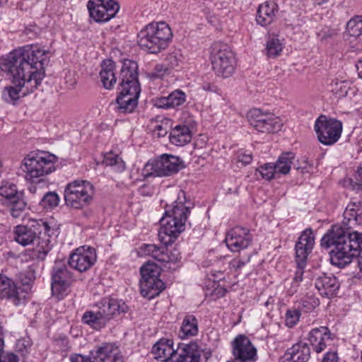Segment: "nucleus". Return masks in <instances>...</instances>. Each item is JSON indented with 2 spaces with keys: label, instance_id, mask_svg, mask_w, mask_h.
<instances>
[{
  "label": "nucleus",
  "instance_id": "f257e3e1",
  "mask_svg": "<svg viewBox=\"0 0 362 362\" xmlns=\"http://www.w3.org/2000/svg\"><path fill=\"white\" fill-rule=\"evenodd\" d=\"M47 52L37 46L25 45L10 52L4 65L11 76L14 86L6 87L2 93L5 101L12 103L33 92L45 78Z\"/></svg>",
  "mask_w": 362,
  "mask_h": 362
},
{
  "label": "nucleus",
  "instance_id": "0e129e2a",
  "mask_svg": "<svg viewBox=\"0 0 362 362\" xmlns=\"http://www.w3.org/2000/svg\"><path fill=\"white\" fill-rule=\"evenodd\" d=\"M257 360V354L256 348L250 343V362Z\"/></svg>",
  "mask_w": 362,
  "mask_h": 362
},
{
  "label": "nucleus",
  "instance_id": "39448f33",
  "mask_svg": "<svg viewBox=\"0 0 362 362\" xmlns=\"http://www.w3.org/2000/svg\"><path fill=\"white\" fill-rule=\"evenodd\" d=\"M154 358L163 362H199L196 344H180L176 349L171 339H161L152 347Z\"/></svg>",
  "mask_w": 362,
  "mask_h": 362
},
{
  "label": "nucleus",
  "instance_id": "f8f14e48",
  "mask_svg": "<svg viewBox=\"0 0 362 362\" xmlns=\"http://www.w3.org/2000/svg\"><path fill=\"white\" fill-rule=\"evenodd\" d=\"M74 281L71 272L67 265L62 262H55L52 271V293L58 299L66 296L71 291Z\"/></svg>",
  "mask_w": 362,
  "mask_h": 362
},
{
  "label": "nucleus",
  "instance_id": "680f3d73",
  "mask_svg": "<svg viewBox=\"0 0 362 362\" xmlns=\"http://www.w3.org/2000/svg\"><path fill=\"white\" fill-rule=\"evenodd\" d=\"M299 285V283H295V281L293 280L291 287L288 288V293L291 296L293 295L295 293L297 292Z\"/></svg>",
  "mask_w": 362,
  "mask_h": 362
},
{
  "label": "nucleus",
  "instance_id": "f704fd0d",
  "mask_svg": "<svg viewBox=\"0 0 362 362\" xmlns=\"http://www.w3.org/2000/svg\"><path fill=\"white\" fill-rule=\"evenodd\" d=\"M198 333V324L196 317L192 315L185 317L180 327V337L187 338L197 335Z\"/></svg>",
  "mask_w": 362,
  "mask_h": 362
},
{
  "label": "nucleus",
  "instance_id": "c85d7f7f",
  "mask_svg": "<svg viewBox=\"0 0 362 362\" xmlns=\"http://www.w3.org/2000/svg\"><path fill=\"white\" fill-rule=\"evenodd\" d=\"M115 64L112 59H105L101 64L100 71V81L106 89H111L117 82L115 76Z\"/></svg>",
  "mask_w": 362,
  "mask_h": 362
},
{
  "label": "nucleus",
  "instance_id": "9b49d317",
  "mask_svg": "<svg viewBox=\"0 0 362 362\" xmlns=\"http://www.w3.org/2000/svg\"><path fill=\"white\" fill-rule=\"evenodd\" d=\"M314 128L319 141L324 145L331 146L341 137L342 123L322 115L316 119Z\"/></svg>",
  "mask_w": 362,
  "mask_h": 362
},
{
  "label": "nucleus",
  "instance_id": "9d476101",
  "mask_svg": "<svg viewBox=\"0 0 362 362\" xmlns=\"http://www.w3.org/2000/svg\"><path fill=\"white\" fill-rule=\"evenodd\" d=\"M55 229L42 220L31 219L27 225H18L15 228V240L25 247L33 243L39 235L44 233L48 237L54 235Z\"/></svg>",
  "mask_w": 362,
  "mask_h": 362
},
{
  "label": "nucleus",
  "instance_id": "c03bdc74",
  "mask_svg": "<svg viewBox=\"0 0 362 362\" xmlns=\"http://www.w3.org/2000/svg\"><path fill=\"white\" fill-rule=\"evenodd\" d=\"M349 35L357 37L362 35V16H356L351 19L346 25Z\"/></svg>",
  "mask_w": 362,
  "mask_h": 362
},
{
  "label": "nucleus",
  "instance_id": "a211bd4d",
  "mask_svg": "<svg viewBox=\"0 0 362 362\" xmlns=\"http://www.w3.org/2000/svg\"><path fill=\"white\" fill-rule=\"evenodd\" d=\"M20 290L21 288L17 287L11 279L6 276H0V297L1 298L11 299L16 305L23 304L25 294Z\"/></svg>",
  "mask_w": 362,
  "mask_h": 362
},
{
  "label": "nucleus",
  "instance_id": "a878e982",
  "mask_svg": "<svg viewBox=\"0 0 362 362\" xmlns=\"http://www.w3.org/2000/svg\"><path fill=\"white\" fill-rule=\"evenodd\" d=\"M232 347L235 358L226 362H249V338L247 336L238 335L232 341Z\"/></svg>",
  "mask_w": 362,
  "mask_h": 362
},
{
  "label": "nucleus",
  "instance_id": "7c9ffc66",
  "mask_svg": "<svg viewBox=\"0 0 362 362\" xmlns=\"http://www.w3.org/2000/svg\"><path fill=\"white\" fill-rule=\"evenodd\" d=\"M8 258H15L21 263L29 262L30 261L43 260L47 255V250H24L18 255L13 252H8Z\"/></svg>",
  "mask_w": 362,
  "mask_h": 362
},
{
  "label": "nucleus",
  "instance_id": "338daca9",
  "mask_svg": "<svg viewBox=\"0 0 362 362\" xmlns=\"http://www.w3.org/2000/svg\"><path fill=\"white\" fill-rule=\"evenodd\" d=\"M155 129L158 131V136H164L167 134V131L161 125H156Z\"/></svg>",
  "mask_w": 362,
  "mask_h": 362
},
{
  "label": "nucleus",
  "instance_id": "e433bc0d",
  "mask_svg": "<svg viewBox=\"0 0 362 362\" xmlns=\"http://www.w3.org/2000/svg\"><path fill=\"white\" fill-rule=\"evenodd\" d=\"M309 253L308 250H296V263L297 270L295 272L293 280L295 283H300L303 281L304 269L307 264V259Z\"/></svg>",
  "mask_w": 362,
  "mask_h": 362
},
{
  "label": "nucleus",
  "instance_id": "7ed1b4c3",
  "mask_svg": "<svg viewBox=\"0 0 362 362\" xmlns=\"http://www.w3.org/2000/svg\"><path fill=\"white\" fill-rule=\"evenodd\" d=\"M137 69V64L132 60L125 59L122 62L119 76L120 90L117 103L118 108L123 112H132L137 105L141 91Z\"/></svg>",
  "mask_w": 362,
  "mask_h": 362
},
{
  "label": "nucleus",
  "instance_id": "c9c22d12",
  "mask_svg": "<svg viewBox=\"0 0 362 362\" xmlns=\"http://www.w3.org/2000/svg\"><path fill=\"white\" fill-rule=\"evenodd\" d=\"M295 158L294 153L292 152H285L281 153L278 158L276 162L274 163L277 174L287 175L291 168V165Z\"/></svg>",
  "mask_w": 362,
  "mask_h": 362
},
{
  "label": "nucleus",
  "instance_id": "412c9836",
  "mask_svg": "<svg viewBox=\"0 0 362 362\" xmlns=\"http://www.w3.org/2000/svg\"><path fill=\"white\" fill-rule=\"evenodd\" d=\"M342 226L349 230L362 224V207L360 202L349 203L343 214Z\"/></svg>",
  "mask_w": 362,
  "mask_h": 362
},
{
  "label": "nucleus",
  "instance_id": "bb28decb",
  "mask_svg": "<svg viewBox=\"0 0 362 362\" xmlns=\"http://www.w3.org/2000/svg\"><path fill=\"white\" fill-rule=\"evenodd\" d=\"M246 229L236 227L229 230L224 239L226 246L230 249L232 247L245 249L249 245V239L246 237Z\"/></svg>",
  "mask_w": 362,
  "mask_h": 362
},
{
  "label": "nucleus",
  "instance_id": "4c0bfd02",
  "mask_svg": "<svg viewBox=\"0 0 362 362\" xmlns=\"http://www.w3.org/2000/svg\"><path fill=\"white\" fill-rule=\"evenodd\" d=\"M16 185L8 181H3L0 185V196L4 199V203L8 204L12 200H18V194Z\"/></svg>",
  "mask_w": 362,
  "mask_h": 362
},
{
  "label": "nucleus",
  "instance_id": "1a4fd4ad",
  "mask_svg": "<svg viewBox=\"0 0 362 362\" xmlns=\"http://www.w3.org/2000/svg\"><path fill=\"white\" fill-rule=\"evenodd\" d=\"M210 59L212 69L217 75L227 78L233 74L235 67V54L226 45L214 43L211 47Z\"/></svg>",
  "mask_w": 362,
  "mask_h": 362
},
{
  "label": "nucleus",
  "instance_id": "bf43d9fd",
  "mask_svg": "<svg viewBox=\"0 0 362 362\" xmlns=\"http://www.w3.org/2000/svg\"><path fill=\"white\" fill-rule=\"evenodd\" d=\"M7 205H10L11 209H16L18 211H22L25 208V203L22 199L21 194H18V200H12Z\"/></svg>",
  "mask_w": 362,
  "mask_h": 362
},
{
  "label": "nucleus",
  "instance_id": "c756f323",
  "mask_svg": "<svg viewBox=\"0 0 362 362\" xmlns=\"http://www.w3.org/2000/svg\"><path fill=\"white\" fill-rule=\"evenodd\" d=\"M192 139V132L186 125H176L170 133V142L175 146H182L188 144Z\"/></svg>",
  "mask_w": 362,
  "mask_h": 362
},
{
  "label": "nucleus",
  "instance_id": "49530a36",
  "mask_svg": "<svg viewBox=\"0 0 362 362\" xmlns=\"http://www.w3.org/2000/svg\"><path fill=\"white\" fill-rule=\"evenodd\" d=\"M31 346L32 341L30 337H23L17 340L15 351L23 358H25L30 353Z\"/></svg>",
  "mask_w": 362,
  "mask_h": 362
},
{
  "label": "nucleus",
  "instance_id": "864d4df0",
  "mask_svg": "<svg viewBox=\"0 0 362 362\" xmlns=\"http://www.w3.org/2000/svg\"><path fill=\"white\" fill-rule=\"evenodd\" d=\"M169 70V68L163 62V64L156 65L148 75L152 79L159 78H162Z\"/></svg>",
  "mask_w": 362,
  "mask_h": 362
},
{
  "label": "nucleus",
  "instance_id": "cd10ccee",
  "mask_svg": "<svg viewBox=\"0 0 362 362\" xmlns=\"http://www.w3.org/2000/svg\"><path fill=\"white\" fill-rule=\"evenodd\" d=\"M277 12V6L273 1H267L259 5L256 21L262 26L269 25L274 19Z\"/></svg>",
  "mask_w": 362,
  "mask_h": 362
},
{
  "label": "nucleus",
  "instance_id": "72a5a7b5",
  "mask_svg": "<svg viewBox=\"0 0 362 362\" xmlns=\"http://www.w3.org/2000/svg\"><path fill=\"white\" fill-rule=\"evenodd\" d=\"M82 322L97 330L102 329L107 324L99 309L96 312L92 310L85 312L82 317Z\"/></svg>",
  "mask_w": 362,
  "mask_h": 362
},
{
  "label": "nucleus",
  "instance_id": "f3484780",
  "mask_svg": "<svg viewBox=\"0 0 362 362\" xmlns=\"http://www.w3.org/2000/svg\"><path fill=\"white\" fill-rule=\"evenodd\" d=\"M98 308L107 322L121 313H126L128 310L124 301L112 298H103L99 303Z\"/></svg>",
  "mask_w": 362,
  "mask_h": 362
},
{
  "label": "nucleus",
  "instance_id": "774afa93",
  "mask_svg": "<svg viewBox=\"0 0 362 362\" xmlns=\"http://www.w3.org/2000/svg\"><path fill=\"white\" fill-rule=\"evenodd\" d=\"M356 69L358 76L362 78V58L360 59L356 64Z\"/></svg>",
  "mask_w": 362,
  "mask_h": 362
},
{
  "label": "nucleus",
  "instance_id": "a18cd8bd",
  "mask_svg": "<svg viewBox=\"0 0 362 362\" xmlns=\"http://www.w3.org/2000/svg\"><path fill=\"white\" fill-rule=\"evenodd\" d=\"M183 56L181 51L175 49L170 52L165 58L164 63L169 68V69H175L180 66L183 61Z\"/></svg>",
  "mask_w": 362,
  "mask_h": 362
},
{
  "label": "nucleus",
  "instance_id": "a19ab883",
  "mask_svg": "<svg viewBox=\"0 0 362 362\" xmlns=\"http://www.w3.org/2000/svg\"><path fill=\"white\" fill-rule=\"evenodd\" d=\"M103 163L119 173L124 171L126 168L124 162L119 156L112 152L107 153L105 155Z\"/></svg>",
  "mask_w": 362,
  "mask_h": 362
},
{
  "label": "nucleus",
  "instance_id": "393cba45",
  "mask_svg": "<svg viewBox=\"0 0 362 362\" xmlns=\"http://www.w3.org/2000/svg\"><path fill=\"white\" fill-rule=\"evenodd\" d=\"M310 356V349L308 344L300 341L286 351L284 356V362H307Z\"/></svg>",
  "mask_w": 362,
  "mask_h": 362
},
{
  "label": "nucleus",
  "instance_id": "dca6fc26",
  "mask_svg": "<svg viewBox=\"0 0 362 362\" xmlns=\"http://www.w3.org/2000/svg\"><path fill=\"white\" fill-rule=\"evenodd\" d=\"M98 362H124L119 346L113 343H104L90 351Z\"/></svg>",
  "mask_w": 362,
  "mask_h": 362
},
{
  "label": "nucleus",
  "instance_id": "4d7b16f0",
  "mask_svg": "<svg viewBox=\"0 0 362 362\" xmlns=\"http://www.w3.org/2000/svg\"><path fill=\"white\" fill-rule=\"evenodd\" d=\"M351 183L354 189H362V165L358 167L357 171L355 173Z\"/></svg>",
  "mask_w": 362,
  "mask_h": 362
},
{
  "label": "nucleus",
  "instance_id": "aec40b11",
  "mask_svg": "<svg viewBox=\"0 0 362 362\" xmlns=\"http://www.w3.org/2000/svg\"><path fill=\"white\" fill-rule=\"evenodd\" d=\"M315 285L320 294L328 298L336 296L340 286L334 276L327 274L319 276L315 280Z\"/></svg>",
  "mask_w": 362,
  "mask_h": 362
},
{
  "label": "nucleus",
  "instance_id": "ddd939ff",
  "mask_svg": "<svg viewBox=\"0 0 362 362\" xmlns=\"http://www.w3.org/2000/svg\"><path fill=\"white\" fill-rule=\"evenodd\" d=\"M120 8L115 0H89L87 9L90 19L97 23H105L115 18Z\"/></svg>",
  "mask_w": 362,
  "mask_h": 362
},
{
  "label": "nucleus",
  "instance_id": "69168bd1",
  "mask_svg": "<svg viewBox=\"0 0 362 362\" xmlns=\"http://www.w3.org/2000/svg\"><path fill=\"white\" fill-rule=\"evenodd\" d=\"M356 252H358L357 254V266L360 271V272L362 274V250H355Z\"/></svg>",
  "mask_w": 362,
  "mask_h": 362
},
{
  "label": "nucleus",
  "instance_id": "79ce46f5",
  "mask_svg": "<svg viewBox=\"0 0 362 362\" xmlns=\"http://www.w3.org/2000/svg\"><path fill=\"white\" fill-rule=\"evenodd\" d=\"M168 175L170 176L184 168L183 161L177 156L165 154Z\"/></svg>",
  "mask_w": 362,
  "mask_h": 362
},
{
  "label": "nucleus",
  "instance_id": "423d86ee",
  "mask_svg": "<svg viewBox=\"0 0 362 362\" xmlns=\"http://www.w3.org/2000/svg\"><path fill=\"white\" fill-rule=\"evenodd\" d=\"M57 157L48 152L33 151L23 160L22 169L26 178L32 182L55 170Z\"/></svg>",
  "mask_w": 362,
  "mask_h": 362
},
{
  "label": "nucleus",
  "instance_id": "58836bf2",
  "mask_svg": "<svg viewBox=\"0 0 362 362\" xmlns=\"http://www.w3.org/2000/svg\"><path fill=\"white\" fill-rule=\"evenodd\" d=\"M315 239L313 229L308 228L301 233L296 243L295 249H313Z\"/></svg>",
  "mask_w": 362,
  "mask_h": 362
},
{
  "label": "nucleus",
  "instance_id": "b1692460",
  "mask_svg": "<svg viewBox=\"0 0 362 362\" xmlns=\"http://www.w3.org/2000/svg\"><path fill=\"white\" fill-rule=\"evenodd\" d=\"M141 173L144 178L168 176L165 161V154H163L157 158L150 160L144 165Z\"/></svg>",
  "mask_w": 362,
  "mask_h": 362
},
{
  "label": "nucleus",
  "instance_id": "de8ad7c7",
  "mask_svg": "<svg viewBox=\"0 0 362 362\" xmlns=\"http://www.w3.org/2000/svg\"><path fill=\"white\" fill-rule=\"evenodd\" d=\"M59 197L56 192H49L44 195L40 204L46 209H52L58 206Z\"/></svg>",
  "mask_w": 362,
  "mask_h": 362
},
{
  "label": "nucleus",
  "instance_id": "0eeeda50",
  "mask_svg": "<svg viewBox=\"0 0 362 362\" xmlns=\"http://www.w3.org/2000/svg\"><path fill=\"white\" fill-rule=\"evenodd\" d=\"M93 185L84 180H76L69 182L64 189L66 204L74 209H81L89 206L94 198Z\"/></svg>",
  "mask_w": 362,
  "mask_h": 362
},
{
  "label": "nucleus",
  "instance_id": "6e6552de",
  "mask_svg": "<svg viewBox=\"0 0 362 362\" xmlns=\"http://www.w3.org/2000/svg\"><path fill=\"white\" fill-rule=\"evenodd\" d=\"M160 272V266L151 261L141 267L140 290L144 297L153 298L164 290L165 284L159 278Z\"/></svg>",
  "mask_w": 362,
  "mask_h": 362
},
{
  "label": "nucleus",
  "instance_id": "6e6d98bb",
  "mask_svg": "<svg viewBox=\"0 0 362 362\" xmlns=\"http://www.w3.org/2000/svg\"><path fill=\"white\" fill-rule=\"evenodd\" d=\"M319 305V300L315 297H306L302 300V308L305 312H310Z\"/></svg>",
  "mask_w": 362,
  "mask_h": 362
},
{
  "label": "nucleus",
  "instance_id": "5701e85b",
  "mask_svg": "<svg viewBox=\"0 0 362 362\" xmlns=\"http://www.w3.org/2000/svg\"><path fill=\"white\" fill-rule=\"evenodd\" d=\"M187 100L185 92L177 89L166 97H159L155 99L154 105L158 108L171 109L182 105Z\"/></svg>",
  "mask_w": 362,
  "mask_h": 362
},
{
  "label": "nucleus",
  "instance_id": "473e14b6",
  "mask_svg": "<svg viewBox=\"0 0 362 362\" xmlns=\"http://www.w3.org/2000/svg\"><path fill=\"white\" fill-rule=\"evenodd\" d=\"M178 250H151L149 255L160 264H175L180 259Z\"/></svg>",
  "mask_w": 362,
  "mask_h": 362
},
{
  "label": "nucleus",
  "instance_id": "09e8293b",
  "mask_svg": "<svg viewBox=\"0 0 362 362\" xmlns=\"http://www.w3.org/2000/svg\"><path fill=\"white\" fill-rule=\"evenodd\" d=\"M349 249H362V233L356 230L348 232L346 235Z\"/></svg>",
  "mask_w": 362,
  "mask_h": 362
},
{
  "label": "nucleus",
  "instance_id": "6ab92c4d",
  "mask_svg": "<svg viewBox=\"0 0 362 362\" xmlns=\"http://www.w3.org/2000/svg\"><path fill=\"white\" fill-rule=\"evenodd\" d=\"M96 259L95 250H76L69 259V266L81 272L88 269Z\"/></svg>",
  "mask_w": 362,
  "mask_h": 362
},
{
  "label": "nucleus",
  "instance_id": "2f4dec72",
  "mask_svg": "<svg viewBox=\"0 0 362 362\" xmlns=\"http://www.w3.org/2000/svg\"><path fill=\"white\" fill-rule=\"evenodd\" d=\"M352 250H331L329 257L332 264L343 268L349 264L356 255Z\"/></svg>",
  "mask_w": 362,
  "mask_h": 362
},
{
  "label": "nucleus",
  "instance_id": "3c124183",
  "mask_svg": "<svg viewBox=\"0 0 362 362\" xmlns=\"http://www.w3.org/2000/svg\"><path fill=\"white\" fill-rule=\"evenodd\" d=\"M300 317V312L298 309H289L286 311L285 315V324L289 327L292 328L298 322Z\"/></svg>",
  "mask_w": 362,
  "mask_h": 362
},
{
  "label": "nucleus",
  "instance_id": "13d9d810",
  "mask_svg": "<svg viewBox=\"0 0 362 362\" xmlns=\"http://www.w3.org/2000/svg\"><path fill=\"white\" fill-rule=\"evenodd\" d=\"M18 356L13 352H4L3 350L0 354V362H18Z\"/></svg>",
  "mask_w": 362,
  "mask_h": 362
},
{
  "label": "nucleus",
  "instance_id": "4be33fe9",
  "mask_svg": "<svg viewBox=\"0 0 362 362\" xmlns=\"http://www.w3.org/2000/svg\"><path fill=\"white\" fill-rule=\"evenodd\" d=\"M329 329L327 327L313 329L308 334V340L316 353L324 351L331 339Z\"/></svg>",
  "mask_w": 362,
  "mask_h": 362
},
{
  "label": "nucleus",
  "instance_id": "20e7f679",
  "mask_svg": "<svg viewBox=\"0 0 362 362\" xmlns=\"http://www.w3.org/2000/svg\"><path fill=\"white\" fill-rule=\"evenodd\" d=\"M172 37L171 29L166 23L152 22L139 31L137 42L142 49L156 54L168 46Z\"/></svg>",
  "mask_w": 362,
  "mask_h": 362
},
{
  "label": "nucleus",
  "instance_id": "f03ea898",
  "mask_svg": "<svg viewBox=\"0 0 362 362\" xmlns=\"http://www.w3.org/2000/svg\"><path fill=\"white\" fill-rule=\"evenodd\" d=\"M192 203L186 200L185 193L180 191L177 199L167 206L160 220L158 238L160 243L168 246L173 244L185 229V223L190 213Z\"/></svg>",
  "mask_w": 362,
  "mask_h": 362
},
{
  "label": "nucleus",
  "instance_id": "603ef678",
  "mask_svg": "<svg viewBox=\"0 0 362 362\" xmlns=\"http://www.w3.org/2000/svg\"><path fill=\"white\" fill-rule=\"evenodd\" d=\"M34 279L35 275L31 272L20 273L18 274V280L22 284V285L25 286L23 290H20V291H23L26 295V293L30 290L31 284L33 282Z\"/></svg>",
  "mask_w": 362,
  "mask_h": 362
},
{
  "label": "nucleus",
  "instance_id": "ea45409f",
  "mask_svg": "<svg viewBox=\"0 0 362 362\" xmlns=\"http://www.w3.org/2000/svg\"><path fill=\"white\" fill-rule=\"evenodd\" d=\"M351 88V83L346 80L335 78L332 81L329 88L330 91L338 98L346 96Z\"/></svg>",
  "mask_w": 362,
  "mask_h": 362
},
{
  "label": "nucleus",
  "instance_id": "052dcab7",
  "mask_svg": "<svg viewBox=\"0 0 362 362\" xmlns=\"http://www.w3.org/2000/svg\"><path fill=\"white\" fill-rule=\"evenodd\" d=\"M322 362H338V356L335 351H329L325 355Z\"/></svg>",
  "mask_w": 362,
  "mask_h": 362
},
{
  "label": "nucleus",
  "instance_id": "2eb2a0df",
  "mask_svg": "<svg viewBox=\"0 0 362 362\" xmlns=\"http://www.w3.org/2000/svg\"><path fill=\"white\" fill-rule=\"evenodd\" d=\"M346 229L342 226L334 225L322 236L320 240L322 247L345 249L347 245Z\"/></svg>",
  "mask_w": 362,
  "mask_h": 362
},
{
  "label": "nucleus",
  "instance_id": "e2e57ef3",
  "mask_svg": "<svg viewBox=\"0 0 362 362\" xmlns=\"http://www.w3.org/2000/svg\"><path fill=\"white\" fill-rule=\"evenodd\" d=\"M238 162L241 163L243 166H246L249 163V157L245 155H241L240 153L238 156Z\"/></svg>",
  "mask_w": 362,
  "mask_h": 362
},
{
  "label": "nucleus",
  "instance_id": "5fc2aeb1",
  "mask_svg": "<svg viewBox=\"0 0 362 362\" xmlns=\"http://www.w3.org/2000/svg\"><path fill=\"white\" fill-rule=\"evenodd\" d=\"M70 362H98L95 358L89 353V355H83L81 354H71L69 356Z\"/></svg>",
  "mask_w": 362,
  "mask_h": 362
},
{
  "label": "nucleus",
  "instance_id": "37998d69",
  "mask_svg": "<svg viewBox=\"0 0 362 362\" xmlns=\"http://www.w3.org/2000/svg\"><path fill=\"white\" fill-rule=\"evenodd\" d=\"M283 49L282 44L276 36L271 35L267 41V54L269 57H276L280 54Z\"/></svg>",
  "mask_w": 362,
  "mask_h": 362
},
{
  "label": "nucleus",
  "instance_id": "8fccbe9b",
  "mask_svg": "<svg viewBox=\"0 0 362 362\" xmlns=\"http://www.w3.org/2000/svg\"><path fill=\"white\" fill-rule=\"evenodd\" d=\"M257 171L259 173V175L266 180H272L274 178L275 175H278L276 173V170L275 169V166L274 163H265L263 165H261Z\"/></svg>",
  "mask_w": 362,
  "mask_h": 362
},
{
  "label": "nucleus",
  "instance_id": "4468645a",
  "mask_svg": "<svg viewBox=\"0 0 362 362\" xmlns=\"http://www.w3.org/2000/svg\"><path fill=\"white\" fill-rule=\"evenodd\" d=\"M283 126L281 119L269 112H264L258 108L250 110V127L257 132L276 133Z\"/></svg>",
  "mask_w": 362,
  "mask_h": 362
}]
</instances>
